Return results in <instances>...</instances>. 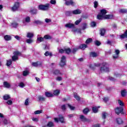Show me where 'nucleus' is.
Wrapping results in <instances>:
<instances>
[{"mask_svg": "<svg viewBox=\"0 0 127 127\" xmlns=\"http://www.w3.org/2000/svg\"><path fill=\"white\" fill-rule=\"evenodd\" d=\"M49 7H50V3H47L45 4V5H39L38 6V8L39 9H40V10H48V9H49Z\"/></svg>", "mask_w": 127, "mask_h": 127, "instance_id": "nucleus-3", "label": "nucleus"}, {"mask_svg": "<svg viewBox=\"0 0 127 127\" xmlns=\"http://www.w3.org/2000/svg\"><path fill=\"white\" fill-rule=\"evenodd\" d=\"M54 74L55 75H59V74H62L61 72H60V71L58 69H56L54 71Z\"/></svg>", "mask_w": 127, "mask_h": 127, "instance_id": "nucleus-38", "label": "nucleus"}, {"mask_svg": "<svg viewBox=\"0 0 127 127\" xmlns=\"http://www.w3.org/2000/svg\"><path fill=\"white\" fill-rule=\"evenodd\" d=\"M38 41H39L40 42H42L44 40V38L43 37H39L37 38Z\"/></svg>", "mask_w": 127, "mask_h": 127, "instance_id": "nucleus-50", "label": "nucleus"}, {"mask_svg": "<svg viewBox=\"0 0 127 127\" xmlns=\"http://www.w3.org/2000/svg\"><path fill=\"white\" fill-rule=\"evenodd\" d=\"M80 119L82 121V122H88V119L85 117L83 115L80 116Z\"/></svg>", "mask_w": 127, "mask_h": 127, "instance_id": "nucleus-22", "label": "nucleus"}, {"mask_svg": "<svg viewBox=\"0 0 127 127\" xmlns=\"http://www.w3.org/2000/svg\"><path fill=\"white\" fill-rule=\"evenodd\" d=\"M66 107H68L70 110H71V111H73V110H75V107L72 106V105H70L69 104H67L66 105H64L62 106V109L63 110V111H64V110H66Z\"/></svg>", "mask_w": 127, "mask_h": 127, "instance_id": "nucleus-6", "label": "nucleus"}, {"mask_svg": "<svg viewBox=\"0 0 127 127\" xmlns=\"http://www.w3.org/2000/svg\"><path fill=\"white\" fill-rule=\"evenodd\" d=\"M90 57H93V58L98 57V56H99V54H98V53L96 52H92L90 53Z\"/></svg>", "mask_w": 127, "mask_h": 127, "instance_id": "nucleus-17", "label": "nucleus"}, {"mask_svg": "<svg viewBox=\"0 0 127 127\" xmlns=\"http://www.w3.org/2000/svg\"><path fill=\"white\" fill-rule=\"evenodd\" d=\"M12 27H17V26H18V24L16 22H13L12 23Z\"/></svg>", "mask_w": 127, "mask_h": 127, "instance_id": "nucleus-47", "label": "nucleus"}, {"mask_svg": "<svg viewBox=\"0 0 127 127\" xmlns=\"http://www.w3.org/2000/svg\"><path fill=\"white\" fill-rule=\"evenodd\" d=\"M60 94V91L59 90H56L54 91V96H58Z\"/></svg>", "mask_w": 127, "mask_h": 127, "instance_id": "nucleus-31", "label": "nucleus"}, {"mask_svg": "<svg viewBox=\"0 0 127 127\" xmlns=\"http://www.w3.org/2000/svg\"><path fill=\"white\" fill-rule=\"evenodd\" d=\"M74 97L75 99H76V100H77V101H80V97L79 96H78V94L74 93Z\"/></svg>", "mask_w": 127, "mask_h": 127, "instance_id": "nucleus-34", "label": "nucleus"}, {"mask_svg": "<svg viewBox=\"0 0 127 127\" xmlns=\"http://www.w3.org/2000/svg\"><path fill=\"white\" fill-rule=\"evenodd\" d=\"M29 101V100L28 99V98L26 99L25 102V106H28V101Z\"/></svg>", "mask_w": 127, "mask_h": 127, "instance_id": "nucleus-63", "label": "nucleus"}, {"mask_svg": "<svg viewBox=\"0 0 127 127\" xmlns=\"http://www.w3.org/2000/svg\"><path fill=\"white\" fill-rule=\"evenodd\" d=\"M54 120L56 123H58L59 122H61V123H62V124L65 123V120L64 119V117H63V116H59V119L56 118L54 119Z\"/></svg>", "mask_w": 127, "mask_h": 127, "instance_id": "nucleus-5", "label": "nucleus"}, {"mask_svg": "<svg viewBox=\"0 0 127 127\" xmlns=\"http://www.w3.org/2000/svg\"><path fill=\"white\" fill-rule=\"evenodd\" d=\"M45 96H47L48 98H49L50 97H53L54 95L51 92H45Z\"/></svg>", "mask_w": 127, "mask_h": 127, "instance_id": "nucleus-25", "label": "nucleus"}, {"mask_svg": "<svg viewBox=\"0 0 127 127\" xmlns=\"http://www.w3.org/2000/svg\"><path fill=\"white\" fill-rule=\"evenodd\" d=\"M66 64V57L63 56L61 58V61L60 63V66L63 67V66H65Z\"/></svg>", "mask_w": 127, "mask_h": 127, "instance_id": "nucleus-7", "label": "nucleus"}, {"mask_svg": "<svg viewBox=\"0 0 127 127\" xmlns=\"http://www.w3.org/2000/svg\"><path fill=\"white\" fill-rule=\"evenodd\" d=\"M77 31H78V29L75 28V26H74V27L72 28V32H74V33H76Z\"/></svg>", "mask_w": 127, "mask_h": 127, "instance_id": "nucleus-51", "label": "nucleus"}, {"mask_svg": "<svg viewBox=\"0 0 127 127\" xmlns=\"http://www.w3.org/2000/svg\"><path fill=\"white\" fill-rule=\"evenodd\" d=\"M38 99L39 101H41L42 102L45 101V97L40 95L38 97Z\"/></svg>", "mask_w": 127, "mask_h": 127, "instance_id": "nucleus-28", "label": "nucleus"}, {"mask_svg": "<svg viewBox=\"0 0 127 127\" xmlns=\"http://www.w3.org/2000/svg\"><path fill=\"white\" fill-rule=\"evenodd\" d=\"M11 63H12V61H11V60H7L6 63L7 66H10V65H11Z\"/></svg>", "mask_w": 127, "mask_h": 127, "instance_id": "nucleus-39", "label": "nucleus"}, {"mask_svg": "<svg viewBox=\"0 0 127 127\" xmlns=\"http://www.w3.org/2000/svg\"><path fill=\"white\" fill-rule=\"evenodd\" d=\"M118 104H119L120 106H121L122 107L124 106V102L120 100H118Z\"/></svg>", "mask_w": 127, "mask_h": 127, "instance_id": "nucleus-56", "label": "nucleus"}, {"mask_svg": "<svg viewBox=\"0 0 127 127\" xmlns=\"http://www.w3.org/2000/svg\"><path fill=\"white\" fill-rule=\"evenodd\" d=\"M120 38H121V39L127 38V30L124 32V34L120 35Z\"/></svg>", "mask_w": 127, "mask_h": 127, "instance_id": "nucleus-16", "label": "nucleus"}, {"mask_svg": "<svg viewBox=\"0 0 127 127\" xmlns=\"http://www.w3.org/2000/svg\"><path fill=\"white\" fill-rule=\"evenodd\" d=\"M47 126L49 127H54V123L52 122H49L47 124Z\"/></svg>", "mask_w": 127, "mask_h": 127, "instance_id": "nucleus-36", "label": "nucleus"}, {"mask_svg": "<svg viewBox=\"0 0 127 127\" xmlns=\"http://www.w3.org/2000/svg\"><path fill=\"white\" fill-rule=\"evenodd\" d=\"M45 39H51V37L48 35H46L44 36Z\"/></svg>", "mask_w": 127, "mask_h": 127, "instance_id": "nucleus-54", "label": "nucleus"}, {"mask_svg": "<svg viewBox=\"0 0 127 127\" xmlns=\"http://www.w3.org/2000/svg\"><path fill=\"white\" fill-rule=\"evenodd\" d=\"M19 7V2H15L13 6L11 8V9L12 11H15V10H17Z\"/></svg>", "mask_w": 127, "mask_h": 127, "instance_id": "nucleus-9", "label": "nucleus"}, {"mask_svg": "<svg viewBox=\"0 0 127 127\" xmlns=\"http://www.w3.org/2000/svg\"><path fill=\"white\" fill-rule=\"evenodd\" d=\"M119 11L121 12V13H127V10L126 9H121Z\"/></svg>", "mask_w": 127, "mask_h": 127, "instance_id": "nucleus-40", "label": "nucleus"}, {"mask_svg": "<svg viewBox=\"0 0 127 127\" xmlns=\"http://www.w3.org/2000/svg\"><path fill=\"white\" fill-rule=\"evenodd\" d=\"M35 115H39L42 114V110H37L34 112Z\"/></svg>", "mask_w": 127, "mask_h": 127, "instance_id": "nucleus-35", "label": "nucleus"}, {"mask_svg": "<svg viewBox=\"0 0 127 127\" xmlns=\"http://www.w3.org/2000/svg\"><path fill=\"white\" fill-rule=\"evenodd\" d=\"M107 10L102 9L101 10V13L97 15V19H111L113 18L112 15H106Z\"/></svg>", "mask_w": 127, "mask_h": 127, "instance_id": "nucleus-1", "label": "nucleus"}, {"mask_svg": "<svg viewBox=\"0 0 127 127\" xmlns=\"http://www.w3.org/2000/svg\"><path fill=\"white\" fill-rule=\"evenodd\" d=\"M28 74H29V72H28V71L25 70L23 72V76H27Z\"/></svg>", "mask_w": 127, "mask_h": 127, "instance_id": "nucleus-48", "label": "nucleus"}, {"mask_svg": "<svg viewBox=\"0 0 127 127\" xmlns=\"http://www.w3.org/2000/svg\"><path fill=\"white\" fill-rule=\"evenodd\" d=\"M30 22V17L27 16L23 20V25H27V23Z\"/></svg>", "mask_w": 127, "mask_h": 127, "instance_id": "nucleus-10", "label": "nucleus"}, {"mask_svg": "<svg viewBox=\"0 0 127 127\" xmlns=\"http://www.w3.org/2000/svg\"><path fill=\"white\" fill-rule=\"evenodd\" d=\"M96 25L97 24L95 23V22L94 21L91 22L90 24L91 27H95V26H96Z\"/></svg>", "mask_w": 127, "mask_h": 127, "instance_id": "nucleus-52", "label": "nucleus"}, {"mask_svg": "<svg viewBox=\"0 0 127 127\" xmlns=\"http://www.w3.org/2000/svg\"><path fill=\"white\" fill-rule=\"evenodd\" d=\"M2 120H3V124H4V125H7L8 123H9V122H8L7 120H6V119L4 118H3Z\"/></svg>", "mask_w": 127, "mask_h": 127, "instance_id": "nucleus-53", "label": "nucleus"}, {"mask_svg": "<svg viewBox=\"0 0 127 127\" xmlns=\"http://www.w3.org/2000/svg\"><path fill=\"white\" fill-rule=\"evenodd\" d=\"M126 95H127V90H122L121 96H122V97H125Z\"/></svg>", "mask_w": 127, "mask_h": 127, "instance_id": "nucleus-29", "label": "nucleus"}, {"mask_svg": "<svg viewBox=\"0 0 127 127\" xmlns=\"http://www.w3.org/2000/svg\"><path fill=\"white\" fill-rule=\"evenodd\" d=\"M3 99L4 101H7L10 99V96L8 94H5L3 97Z\"/></svg>", "mask_w": 127, "mask_h": 127, "instance_id": "nucleus-21", "label": "nucleus"}, {"mask_svg": "<svg viewBox=\"0 0 127 127\" xmlns=\"http://www.w3.org/2000/svg\"><path fill=\"white\" fill-rule=\"evenodd\" d=\"M50 3H51V4H56V0H51L50 1Z\"/></svg>", "mask_w": 127, "mask_h": 127, "instance_id": "nucleus-57", "label": "nucleus"}, {"mask_svg": "<svg viewBox=\"0 0 127 127\" xmlns=\"http://www.w3.org/2000/svg\"><path fill=\"white\" fill-rule=\"evenodd\" d=\"M21 53H20V52L18 51H16L14 52V56L12 57V59L13 61H15V60H17V59H18V56H19V55H21Z\"/></svg>", "mask_w": 127, "mask_h": 127, "instance_id": "nucleus-4", "label": "nucleus"}, {"mask_svg": "<svg viewBox=\"0 0 127 127\" xmlns=\"http://www.w3.org/2000/svg\"><path fill=\"white\" fill-rule=\"evenodd\" d=\"M89 109L88 108H85L83 110V114H84V115H87V114H88V113H89Z\"/></svg>", "mask_w": 127, "mask_h": 127, "instance_id": "nucleus-37", "label": "nucleus"}, {"mask_svg": "<svg viewBox=\"0 0 127 127\" xmlns=\"http://www.w3.org/2000/svg\"><path fill=\"white\" fill-rule=\"evenodd\" d=\"M82 21V18H80L79 19L76 20L75 22V24L76 25H78V24H79V23H80V22H81Z\"/></svg>", "mask_w": 127, "mask_h": 127, "instance_id": "nucleus-46", "label": "nucleus"}, {"mask_svg": "<svg viewBox=\"0 0 127 127\" xmlns=\"http://www.w3.org/2000/svg\"><path fill=\"white\" fill-rule=\"evenodd\" d=\"M45 56H52V53L47 51L45 53Z\"/></svg>", "mask_w": 127, "mask_h": 127, "instance_id": "nucleus-44", "label": "nucleus"}, {"mask_svg": "<svg viewBox=\"0 0 127 127\" xmlns=\"http://www.w3.org/2000/svg\"><path fill=\"white\" fill-rule=\"evenodd\" d=\"M107 114L106 112L102 113V119H106V117L107 116Z\"/></svg>", "mask_w": 127, "mask_h": 127, "instance_id": "nucleus-58", "label": "nucleus"}, {"mask_svg": "<svg viewBox=\"0 0 127 127\" xmlns=\"http://www.w3.org/2000/svg\"><path fill=\"white\" fill-rule=\"evenodd\" d=\"M65 26L67 28H72L73 27H74V24H72V23H67L65 25Z\"/></svg>", "mask_w": 127, "mask_h": 127, "instance_id": "nucleus-20", "label": "nucleus"}, {"mask_svg": "<svg viewBox=\"0 0 127 127\" xmlns=\"http://www.w3.org/2000/svg\"><path fill=\"white\" fill-rule=\"evenodd\" d=\"M52 20L51 19H48V18H46L45 19V22L47 23H49V22H51Z\"/></svg>", "mask_w": 127, "mask_h": 127, "instance_id": "nucleus-59", "label": "nucleus"}, {"mask_svg": "<svg viewBox=\"0 0 127 127\" xmlns=\"http://www.w3.org/2000/svg\"><path fill=\"white\" fill-rule=\"evenodd\" d=\"M112 28L114 30L117 29V25L115 24H114L113 25H112Z\"/></svg>", "mask_w": 127, "mask_h": 127, "instance_id": "nucleus-64", "label": "nucleus"}, {"mask_svg": "<svg viewBox=\"0 0 127 127\" xmlns=\"http://www.w3.org/2000/svg\"><path fill=\"white\" fill-rule=\"evenodd\" d=\"M19 87H20V88H24V87H25V84H24L23 82H21L19 84Z\"/></svg>", "mask_w": 127, "mask_h": 127, "instance_id": "nucleus-41", "label": "nucleus"}, {"mask_svg": "<svg viewBox=\"0 0 127 127\" xmlns=\"http://www.w3.org/2000/svg\"><path fill=\"white\" fill-rule=\"evenodd\" d=\"M3 86L5 88H10V84L6 81L3 82Z\"/></svg>", "mask_w": 127, "mask_h": 127, "instance_id": "nucleus-23", "label": "nucleus"}, {"mask_svg": "<svg viewBox=\"0 0 127 127\" xmlns=\"http://www.w3.org/2000/svg\"><path fill=\"white\" fill-rule=\"evenodd\" d=\"M34 22L36 24H41V23H42V21L39 20H35Z\"/></svg>", "mask_w": 127, "mask_h": 127, "instance_id": "nucleus-45", "label": "nucleus"}, {"mask_svg": "<svg viewBox=\"0 0 127 127\" xmlns=\"http://www.w3.org/2000/svg\"><path fill=\"white\" fill-rule=\"evenodd\" d=\"M93 41V40L91 38H88L85 42L86 44H89V43H91Z\"/></svg>", "mask_w": 127, "mask_h": 127, "instance_id": "nucleus-42", "label": "nucleus"}, {"mask_svg": "<svg viewBox=\"0 0 127 127\" xmlns=\"http://www.w3.org/2000/svg\"><path fill=\"white\" fill-rule=\"evenodd\" d=\"M95 44L97 46H100V45H101V42H100L99 41H95Z\"/></svg>", "mask_w": 127, "mask_h": 127, "instance_id": "nucleus-61", "label": "nucleus"}, {"mask_svg": "<svg viewBox=\"0 0 127 127\" xmlns=\"http://www.w3.org/2000/svg\"><path fill=\"white\" fill-rule=\"evenodd\" d=\"M124 109H123V107H117L115 109V113L117 114V115H119L120 114H124Z\"/></svg>", "mask_w": 127, "mask_h": 127, "instance_id": "nucleus-8", "label": "nucleus"}, {"mask_svg": "<svg viewBox=\"0 0 127 127\" xmlns=\"http://www.w3.org/2000/svg\"><path fill=\"white\" fill-rule=\"evenodd\" d=\"M34 36V34H33V33L32 32H28L27 33L26 37L28 38H32V37H33Z\"/></svg>", "mask_w": 127, "mask_h": 127, "instance_id": "nucleus-19", "label": "nucleus"}, {"mask_svg": "<svg viewBox=\"0 0 127 127\" xmlns=\"http://www.w3.org/2000/svg\"><path fill=\"white\" fill-rule=\"evenodd\" d=\"M99 5V3H98V1H95L94 2V7H95V8H97V7H98V5Z\"/></svg>", "mask_w": 127, "mask_h": 127, "instance_id": "nucleus-49", "label": "nucleus"}, {"mask_svg": "<svg viewBox=\"0 0 127 127\" xmlns=\"http://www.w3.org/2000/svg\"><path fill=\"white\" fill-rule=\"evenodd\" d=\"M115 55L113 56V59H117L119 58V54H120V51L119 50H115Z\"/></svg>", "mask_w": 127, "mask_h": 127, "instance_id": "nucleus-13", "label": "nucleus"}, {"mask_svg": "<svg viewBox=\"0 0 127 127\" xmlns=\"http://www.w3.org/2000/svg\"><path fill=\"white\" fill-rule=\"evenodd\" d=\"M59 53L63 54V53H64V52H65V49L64 50L60 49V50H59Z\"/></svg>", "mask_w": 127, "mask_h": 127, "instance_id": "nucleus-62", "label": "nucleus"}, {"mask_svg": "<svg viewBox=\"0 0 127 127\" xmlns=\"http://www.w3.org/2000/svg\"><path fill=\"white\" fill-rule=\"evenodd\" d=\"M64 52H65V53H67V54H69V53L71 52V49H70L69 48L64 49Z\"/></svg>", "mask_w": 127, "mask_h": 127, "instance_id": "nucleus-43", "label": "nucleus"}, {"mask_svg": "<svg viewBox=\"0 0 127 127\" xmlns=\"http://www.w3.org/2000/svg\"><path fill=\"white\" fill-rule=\"evenodd\" d=\"M109 64L107 63H103L102 64V66L100 68L101 72H109Z\"/></svg>", "mask_w": 127, "mask_h": 127, "instance_id": "nucleus-2", "label": "nucleus"}, {"mask_svg": "<svg viewBox=\"0 0 127 127\" xmlns=\"http://www.w3.org/2000/svg\"><path fill=\"white\" fill-rule=\"evenodd\" d=\"M26 42L28 44H31L33 42V39L30 38L26 40Z\"/></svg>", "mask_w": 127, "mask_h": 127, "instance_id": "nucleus-30", "label": "nucleus"}, {"mask_svg": "<svg viewBox=\"0 0 127 127\" xmlns=\"http://www.w3.org/2000/svg\"><path fill=\"white\" fill-rule=\"evenodd\" d=\"M72 13L73 14H80V13H82V10L77 9L72 11Z\"/></svg>", "mask_w": 127, "mask_h": 127, "instance_id": "nucleus-14", "label": "nucleus"}, {"mask_svg": "<svg viewBox=\"0 0 127 127\" xmlns=\"http://www.w3.org/2000/svg\"><path fill=\"white\" fill-rule=\"evenodd\" d=\"M6 104H7V105H12V100L9 99V100L6 102Z\"/></svg>", "mask_w": 127, "mask_h": 127, "instance_id": "nucleus-55", "label": "nucleus"}, {"mask_svg": "<svg viewBox=\"0 0 127 127\" xmlns=\"http://www.w3.org/2000/svg\"><path fill=\"white\" fill-rule=\"evenodd\" d=\"M79 48H80V49H82V50H84L86 49V48H87V45L86 44L80 45L79 47Z\"/></svg>", "mask_w": 127, "mask_h": 127, "instance_id": "nucleus-24", "label": "nucleus"}, {"mask_svg": "<svg viewBox=\"0 0 127 127\" xmlns=\"http://www.w3.org/2000/svg\"><path fill=\"white\" fill-rule=\"evenodd\" d=\"M32 65L34 67H39L40 66H42V62H37L36 63H32Z\"/></svg>", "mask_w": 127, "mask_h": 127, "instance_id": "nucleus-12", "label": "nucleus"}, {"mask_svg": "<svg viewBox=\"0 0 127 127\" xmlns=\"http://www.w3.org/2000/svg\"><path fill=\"white\" fill-rule=\"evenodd\" d=\"M99 66H101V64H95L94 65L92 64H90L89 65V67L91 69H92V70H94V69H95V67H99Z\"/></svg>", "mask_w": 127, "mask_h": 127, "instance_id": "nucleus-15", "label": "nucleus"}, {"mask_svg": "<svg viewBox=\"0 0 127 127\" xmlns=\"http://www.w3.org/2000/svg\"><path fill=\"white\" fill-rule=\"evenodd\" d=\"M66 5H75V2L72 0H64Z\"/></svg>", "mask_w": 127, "mask_h": 127, "instance_id": "nucleus-11", "label": "nucleus"}, {"mask_svg": "<svg viewBox=\"0 0 127 127\" xmlns=\"http://www.w3.org/2000/svg\"><path fill=\"white\" fill-rule=\"evenodd\" d=\"M32 121H33V122H38V121H39L38 118H34V117L32 118Z\"/></svg>", "mask_w": 127, "mask_h": 127, "instance_id": "nucleus-60", "label": "nucleus"}, {"mask_svg": "<svg viewBox=\"0 0 127 127\" xmlns=\"http://www.w3.org/2000/svg\"><path fill=\"white\" fill-rule=\"evenodd\" d=\"M105 33H106V30L104 29L100 30V34L102 35V36H104V35H105Z\"/></svg>", "mask_w": 127, "mask_h": 127, "instance_id": "nucleus-32", "label": "nucleus"}, {"mask_svg": "<svg viewBox=\"0 0 127 127\" xmlns=\"http://www.w3.org/2000/svg\"><path fill=\"white\" fill-rule=\"evenodd\" d=\"M116 121H117V124H118L119 125H122V124H123V123H124V122L121 118H118L116 120Z\"/></svg>", "mask_w": 127, "mask_h": 127, "instance_id": "nucleus-27", "label": "nucleus"}, {"mask_svg": "<svg viewBox=\"0 0 127 127\" xmlns=\"http://www.w3.org/2000/svg\"><path fill=\"white\" fill-rule=\"evenodd\" d=\"M66 15H67L68 16H70L73 14V11H67L65 13Z\"/></svg>", "mask_w": 127, "mask_h": 127, "instance_id": "nucleus-33", "label": "nucleus"}, {"mask_svg": "<svg viewBox=\"0 0 127 127\" xmlns=\"http://www.w3.org/2000/svg\"><path fill=\"white\" fill-rule=\"evenodd\" d=\"M100 108V106H98V107H94L92 108V111L93 113L96 114V113H98V109Z\"/></svg>", "mask_w": 127, "mask_h": 127, "instance_id": "nucleus-26", "label": "nucleus"}, {"mask_svg": "<svg viewBox=\"0 0 127 127\" xmlns=\"http://www.w3.org/2000/svg\"><path fill=\"white\" fill-rule=\"evenodd\" d=\"M4 39L6 41H9V40H11V37L10 35H6L4 36Z\"/></svg>", "mask_w": 127, "mask_h": 127, "instance_id": "nucleus-18", "label": "nucleus"}]
</instances>
